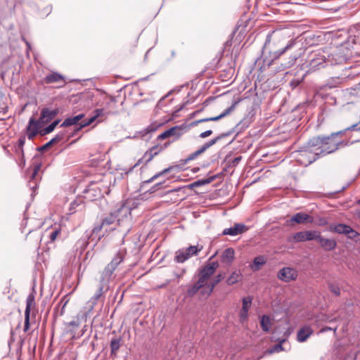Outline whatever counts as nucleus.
Returning a JSON list of instances; mask_svg holds the SVG:
<instances>
[{
	"label": "nucleus",
	"instance_id": "obj_14",
	"mask_svg": "<svg viewBox=\"0 0 360 360\" xmlns=\"http://www.w3.org/2000/svg\"><path fill=\"white\" fill-rule=\"evenodd\" d=\"M90 236H91V234L89 236L86 235V237L79 239L76 243V244H75L76 251H79V254H82L83 252V251L86 249V248L87 247V245L89 243L94 242L93 247H95L96 245L98 242H96V236H94V240H92L91 238H90Z\"/></svg>",
	"mask_w": 360,
	"mask_h": 360
},
{
	"label": "nucleus",
	"instance_id": "obj_42",
	"mask_svg": "<svg viewBox=\"0 0 360 360\" xmlns=\"http://www.w3.org/2000/svg\"><path fill=\"white\" fill-rule=\"evenodd\" d=\"M321 233L319 231H305V236L307 241L319 240Z\"/></svg>",
	"mask_w": 360,
	"mask_h": 360
},
{
	"label": "nucleus",
	"instance_id": "obj_62",
	"mask_svg": "<svg viewBox=\"0 0 360 360\" xmlns=\"http://www.w3.org/2000/svg\"><path fill=\"white\" fill-rule=\"evenodd\" d=\"M327 224V221L324 218H321L318 223L319 225L323 226Z\"/></svg>",
	"mask_w": 360,
	"mask_h": 360
},
{
	"label": "nucleus",
	"instance_id": "obj_34",
	"mask_svg": "<svg viewBox=\"0 0 360 360\" xmlns=\"http://www.w3.org/2000/svg\"><path fill=\"white\" fill-rule=\"evenodd\" d=\"M60 120L57 119L54 120L53 122H51L49 125H48L46 127L41 130L40 134L41 136H44L46 134H49L51 133L57 127V125L60 123Z\"/></svg>",
	"mask_w": 360,
	"mask_h": 360
},
{
	"label": "nucleus",
	"instance_id": "obj_6",
	"mask_svg": "<svg viewBox=\"0 0 360 360\" xmlns=\"http://www.w3.org/2000/svg\"><path fill=\"white\" fill-rule=\"evenodd\" d=\"M162 146H160L158 145L154 146L152 148H149L143 155V156L138 160V162L131 167L129 169V170L126 171L125 173L127 174L131 172L134 167L140 164L147 165L150 162L153 158L158 155L162 150Z\"/></svg>",
	"mask_w": 360,
	"mask_h": 360
},
{
	"label": "nucleus",
	"instance_id": "obj_45",
	"mask_svg": "<svg viewBox=\"0 0 360 360\" xmlns=\"http://www.w3.org/2000/svg\"><path fill=\"white\" fill-rule=\"evenodd\" d=\"M347 238L355 242H358L360 240V233L351 227V229H349V234H347Z\"/></svg>",
	"mask_w": 360,
	"mask_h": 360
},
{
	"label": "nucleus",
	"instance_id": "obj_40",
	"mask_svg": "<svg viewBox=\"0 0 360 360\" xmlns=\"http://www.w3.org/2000/svg\"><path fill=\"white\" fill-rule=\"evenodd\" d=\"M347 43L353 45H360V30H356L354 34L349 36Z\"/></svg>",
	"mask_w": 360,
	"mask_h": 360
},
{
	"label": "nucleus",
	"instance_id": "obj_24",
	"mask_svg": "<svg viewBox=\"0 0 360 360\" xmlns=\"http://www.w3.org/2000/svg\"><path fill=\"white\" fill-rule=\"evenodd\" d=\"M222 262L231 264L235 258V251L233 248H229L225 249L221 254Z\"/></svg>",
	"mask_w": 360,
	"mask_h": 360
},
{
	"label": "nucleus",
	"instance_id": "obj_23",
	"mask_svg": "<svg viewBox=\"0 0 360 360\" xmlns=\"http://www.w3.org/2000/svg\"><path fill=\"white\" fill-rule=\"evenodd\" d=\"M242 160V156H238L234 158H231L230 155H226L224 159L225 167L224 171H227L229 168L236 167Z\"/></svg>",
	"mask_w": 360,
	"mask_h": 360
},
{
	"label": "nucleus",
	"instance_id": "obj_59",
	"mask_svg": "<svg viewBox=\"0 0 360 360\" xmlns=\"http://www.w3.org/2000/svg\"><path fill=\"white\" fill-rule=\"evenodd\" d=\"M202 122H206V120H204V118L203 119H200V120H195V121H193L191 125L192 127H195V126H197L198 124L200 123H202Z\"/></svg>",
	"mask_w": 360,
	"mask_h": 360
},
{
	"label": "nucleus",
	"instance_id": "obj_63",
	"mask_svg": "<svg viewBox=\"0 0 360 360\" xmlns=\"http://www.w3.org/2000/svg\"><path fill=\"white\" fill-rule=\"evenodd\" d=\"M326 10L330 11L333 13L338 12L340 10V6L335 7V8H327Z\"/></svg>",
	"mask_w": 360,
	"mask_h": 360
},
{
	"label": "nucleus",
	"instance_id": "obj_31",
	"mask_svg": "<svg viewBox=\"0 0 360 360\" xmlns=\"http://www.w3.org/2000/svg\"><path fill=\"white\" fill-rule=\"evenodd\" d=\"M231 134V131H229L227 133H223L210 140L208 142L205 143L202 147L205 150H207L209 148L217 143L221 139L226 137Z\"/></svg>",
	"mask_w": 360,
	"mask_h": 360
},
{
	"label": "nucleus",
	"instance_id": "obj_60",
	"mask_svg": "<svg viewBox=\"0 0 360 360\" xmlns=\"http://www.w3.org/2000/svg\"><path fill=\"white\" fill-rule=\"evenodd\" d=\"M162 183L160 182L154 185V186L151 188L150 192H154L160 188V187L162 186Z\"/></svg>",
	"mask_w": 360,
	"mask_h": 360
},
{
	"label": "nucleus",
	"instance_id": "obj_35",
	"mask_svg": "<svg viewBox=\"0 0 360 360\" xmlns=\"http://www.w3.org/2000/svg\"><path fill=\"white\" fill-rule=\"evenodd\" d=\"M97 118L96 117V116L94 115H92L91 117L88 118V119H86V120H82L79 123V126L77 127V128L75 129V133L80 131L82 129H83L84 127H86L89 125H90L91 123H93Z\"/></svg>",
	"mask_w": 360,
	"mask_h": 360
},
{
	"label": "nucleus",
	"instance_id": "obj_53",
	"mask_svg": "<svg viewBox=\"0 0 360 360\" xmlns=\"http://www.w3.org/2000/svg\"><path fill=\"white\" fill-rule=\"evenodd\" d=\"M2 96L0 95V113H6L7 111V106L6 104L2 101Z\"/></svg>",
	"mask_w": 360,
	"mask_h": 360
},
{
	"label": "nucleus",
	"instance_id": "obj_18",
	"mask_svg": "<svg viewBox=\"0 0 360 360\" xmlns=\"http://www.w3.org/2000/svg\"><path fill=\"white\" fill-rule=\"evenodd\" d=\"M65 131L60 132L57 134L53 139H51L49 142L37 148V150L39 152H44L49 147L53 145L56 143L60 142L65 139Z\"/></svg>",
	"mask_w": 360,
	"mask_h": 360
},
{
	"label": "nucleus",
	"instance_id": "obj_64",
	"mask_svg": "<svg viewBox=\"0 0 360 360\" xmlns=\"http://www.w3.org/2000/svg\"><path fill=\"white\" fill-rule=\"evenodd\" d=\"M296 60H297V56H294L293 57H291V60L289 62L290 64L288 65V66L292 65Z\"/></svg>",
	"mask_w": 360,
	"mask_h": 360
},
{
	"label": "nucleus",
	"instance_id": "obj_19",
	"mask_svg": "<svg viewBox=\"0 0 360 360\" xmlns=\"http://www.w3.org/2000/svg\"><path fill=\"white\" fill-rule=\"evenodd\" d=\"M290 221L295 222L297 224H304L306 222H313V218L308 214L304 212H297L292 216Z\"/></svg>",
	"mask_w": 360,
	"mask_h": 360
},
{
	"label": "nucleus",
	"instance_id": "obj_17",
	"mask_svg": "<svg viewBox=\"0 0 360 360\" xmlns=\"http://www.w3.org/2000/svg\"><path fill=\"white\" fill-rule=\"evenodd\" d=\"M318 242L320 246L326 251H331L337 246V243L334 239L325 238L320 235Z\"/></svg>",
	"mask_w": 360,
	"mask_h": 360
},
{
	"label": "nucleus",
	"instance_id": "obj_37",
	"mask_svg": "<svg viewBox=\"0 0 360 360\" xmlns=\"http://www.w3.org/2000/svg\"><path fill=\"white\" fill-rule=\"evenodd\" d=\"M224 275L221 274H218L212 281L207 286L208 288V295L211 294L213 291L214 288L222 280L224 279Z\"/></svg>",
	"mask_w": 360,
	"mask_h": 360
},
{
	"label": "nucleus",
	"instance_id": "obj_5",
	"mask_svg": "<svg viewBox=\"0 0 360 360\" xmlns=\"http://www.w3.org/2000/svg\"><path fill=\"white\" fill-rule=\"evenodd\" d=\"M202 250V246L198 245L179 249L175 252L174 261L177 263H184L193 256L197 255Z\"/></svg>",
	"mask_w": 360,
	"mask_h": 360
},
{
	"label": "nucleus",
	"instance_id": "obj_49",
	"mask_svg": "<svg viewBox=\"0 0 360 360\" xmlns=\"http://www.w3.org/2000/svg\"><path fill=\"white\" fill-rule=\"evenodd\" d=\"M248 309H241L240 313H239V318L240 321L241 323H244L248 321Z\"/></svg>",
	"mask_w": 360,
	"mask_h": 360
},
{
	"label": "nucleus",
	"instance_id": "obj_47",
	"mask_svg": "<svg viewBox=\"0 0 360 360\" xmlns=\"http://www.w3.org/2000/svg\"><path fill=\"white\" fill-rule=\"evenodd\" d=\"M15 153L20 158V165H22V166H25V158L23 148L15 146Z\"/></svg>",
	"mask_w": 360,
	"mask_h": 360
},
{
	"label": "nucleus",
	"instance_id": "obj_44",
	"mask_svg": "<svg viewBox=\"0 0 360 360\" xmlns=\"http://www.w3.org/2000/svg\"><path fill=\"white\" fill-rule=\"evenodd\" d=\"M103 108H108L114 112V114L116 112V99L113 96H110L109 99L106 101L105 106Z\"/></svg>",
	"mask_w": 360,
	"mask_h": 360
},
{
	"label": "nucleus",
	"instance_id": "obj_36",
	"mask_svg": "<svg viewBox=\"0 0 360 360\" xmlns=\"http://www.w3.org/2000/svg\"><path fill=\"white\" fill-rule=\"evenodd\" d=\"M206 150L204 149L202 146L195 152L191 153L186 159L181 160L184 164H186L189 161L193 160L196 159L200 155L205 152Z\"/></svg>",
	"mask_w": 360,
	"mask_h": 360
},
{
	"label": "nucleus",
	"instance_id": "obj_26",
	"mask_svg": "<svg viewBox=\"0 0 360 360\" xmlns=\"http://www.w3.org/2000/svg\"><path fill=\"white\" fill-rule=\"evenodd\" d=\"M216 177H217L216 176H211L206 179L196 180V181L192 182L191 184H190L189 185H188V188H197V187H200L202 186L209 184L212 183L216 179Z\"/></svg>",
	"mask_w": 360,
	"mask_h": 360
},
{
	"label": "nucleus",
	"instance_id": "obj_25",
	"mask_svg": "<svg viewBox=\"0 0 360 360\" xmlns=\"http://www.w3.org/2000/svg\"><path fill=\"white\" fill-rule=\"evenodd\" d=\"M84 117V114L82 113L74 117L66 118L63 123L60 124L61 127H67L72 125L78 124L80 120Z\"/></svg>",
	"mask_w": 360,
	"mask_h": 360
},
{
	"label": "nucleus",
	"instance_id": "obj_52",
	"mask_svg": "<svg viewBox=\"0 0 360 360\" xmlns=\"http://www.w3.org/2000/svg\"><path fill=\"white\" fill-rule=\"evenodd\" d=\"M41 164L39 163V164H36L34 166V168H33V170L32 172V174H31V179H34L35 178V176H37V173L39 172L40 168H41Z\"/></svg>",
	"mask_w": 360,
	"mask_h": 360
},
{
	"label": "nucleus",
	"instance_id": "obj_30",
	"mask_svg": "<svg viewBox=\"0 0 360 360\" xmlns=\"http://www.w3.org/2000/svg\"><path fill=\"white\" fill-rule=\"evenodd\" d=\"M265 263V258L263 256H258L254 258L252 263L250 264V268L253 271H257Z\"/></svg>",
	"mask_w": 360,
	"mask_h": 360
},
{
	"label": "nucleus",
	"instance_id": "obj_13",
	"mask_svg": "<svg viewBox=\"0 0 360 360\" xmlns=\"http://www.w3.org/2000/svg\"><path fill=\"white\" fill-rule=\"evenodd\" d=\"M247 230L246 226L243 224L237 223L230 228L224 229L222 231L224 236H236L241 234Z\"/></svg>",
	"mask_w": 360,
	"mask_h": 360
},
{
	"label": "nucleus",
	"instance_id": "obj_56",
	"mask_svg": "<svg viewBox=\"0 0 360 360\" xmlns=\"http://www.w3.org/2000/svg\"><path fill=\"white\" fill-rule=\"evenodd\" d=\"M346 130L359 131L360 130V122L359 124H354L347 127V129H345V131Z\"/></svg>",
	"mask_w": 360,
	"mask_h": 360
},
{
	"label": "nucleus",
	"instance_id": "obj_15",
	"mask_svg": "<svg viewBox=\"0 0 360 360\" xmlns=\"http://www.w3.org/2000/svg\"><path fill=\"white\" fill-rule=\"evenodd\" d=\"M182 129L181 127L179 126H175L169 128V129L165 131L162 134H160L158 139L160 140H163L167 137L175 136L176 138H179L182 135Z\"/></svg>",
	"mask_w": 360,
	"mask_h": 360
},
{
	"label": "nucleus",
	"instance_id": "obj_51",
	"mask_svg": "<svg viewBox=\"0 0 360 360\" xmlns=\"http://www.w3.org/2000/svg\"><path fill=\"white\" fill-rule=\"evenodd\" d=\"M1 3L3 4V6H6L8 8V10L10 11H14V8L15 7V4L13 2H8V0H0Z\"/></svg>",
	"mask_w": 360,
	"mask_h": 360
},
{
	"label": "nucleus",
	"instance_id": "obj_8",
	"mask_svg": "<svg viewBox=\"0 0 360 360\" xmlns=\"http://www.w3.org/2000/svg\"><path fill=\"white\" fill-rule=\"evenodd\" d=\"M297 276V270L290 267H283L277 274L278 279L286 283L296 280Z\"/></svg>",
	"mask_w": 360,
	"mask_h": 360
},
{
	"label": "nucleus",
	"instance_id": "obj_32",
	"mask_svg": "<svg viewBox=\"0 0 360 360\" xmlns=\"http://www.w3.org/2000/svg\"><path fill=\"white\" fill-rule=\"evenodd\" d=\"M260 326L264 332L268 333L271 327V319L268 315H262L260 319Z\"/></svg>",
	"mask_w": 360,
	"mask_h": 360
},
{
	"label": "nucleus",
	"instance_id": "obj_57",
	"mask_svg": "<svg viewBox=\"0 0 360 360\" xmlns=\"http://www.w3.org/2000/svg\"><path fill=\"white\" fill-rule=\"evenodd\" d=\"M281 350H283V347L281 342H280L279 344L274 345V348L270 351V352L272 353L274 352H280Z\"/></svg>",
	"mask_w": 360,
	"mask_h": 360
},
{
	"label": "nucleus",
	"instance_id": "obj_54",
	"mask_svg": "<svg viewBox=\"0 0 360 360\" xmlns=\"http://www.w3.org/2000/svg\"><path fill=\"white\" fill-rule=\"evenodd\" d=\"M60 233V230L58 229H56V230H53L52 231L51 233H50V235H49V238L51 241H53L55 240V239L56 238L58 234Z\"/></svg>",
	"mask_w": 360,
	"mask_h": 360
},
{
	"label": "nucleus",
	"instance_id": "obj_2",
	"mask_svg": "<svg viewBox=\"0 0 360 360\" xmlns=\"http://www.w3.org/2000/svg\"><path fill=\"white\" fill-rule=\"evenodd\" d=\"M342 134L343 131H340L332 133L330 136L313 137L295 152L297 161L307 167L319 158L335 152L338 150L340 143L335 140V136Z\"/></svg>",
	"mask_w": 360,
	"mask_h": 360
},
{
	"label": "nucleus",
	"instance_id": "obj_22",
	"mask_svg": "<svg viewBox=\"0 0 360 360\" xmlns=\"http://www.w3.org/2000/svg\"><path fill=\"white\" fill-rule=\"evenodd\" d=\"M115 270L111 269L108 265L105 267L104 270L101 273L100 283L108 285L109 282L112 278L113 273Z\"/></svg>",
	"mask_w": 360,
	"mask_h": 360
},
{
	"label": "nucleus",
	"instance_id": "obj_3",
	"mask_svg": "<svg viewBox=\"0 0 360 360\" xmlns=\"http://www.w3.org/2000/svg\"><path fill=\"white\" fill-rule=\"evenodd\" d=\"M271 40V34H269L266 36L265 43L262 49L261 58H262V65L260 67L261 71H264L269 68L273 64L275 60L278 58L285 51L292 49L297 44L296 40L291 39L288 41V44L284 48L276 51H272L270 47Z\"/></svg>",
	"mask_w": 360,
	"mask_h": 360
},
{
	"label": "nucleus",
	"instance_id": "obj_21",
	"mask_svg": "<svg viewBox=\"0 0 360 360\" xmlns=\"http://www.w3.org/2000/svg\"><path fill=\"white\" fill-rule=\"evenodd\" d=\"M349 229H351V226L347 224H331L329 227V231L347 236L349 234Z\"/></svg>",
	"mask_w": 360,
	"mask_h": 360
},
{
	"label": "nucleus",
	"instance_id": "obj_39",
	"mask_svg": "<svg viewBox=\"0 0 360 360\" xmlns=\"http://www.w3.org/2000/svg\"><path fill=\"white\" fill-rule=\"evenodd\" d=\"M178 166H170L167 168H165V169H163L162 171L157 173L156 174L153 175L150 179L144 181L143 183L144 184H149V183H151L152 181H153L155 179H158V177H160V176L165 174H167L168 172H169L170 171H172L174 168H176Z\"/></svg>",
	"mask_w": 360,
	"mask_h": 360
},
{
	"label": "nucleus",
	"instance_id": "obj_20",
	"mask_svg": "<svg viewBox=\"0 0 360 360\" xmlns=\"http://www.w3.org/2000/svg\"><path fill=\"white\" fill-rule=\"evenodd\" d=\"M126 255L125 250H119L113 257L112 261L108 264V266H110L111 269H113L115 270L118 265L121 264Z\"/></svg>",
	"mask_w": 360,
	"mask_h": 360
},
{
	"label": "nucleus",
	"instance_id": "obj_28",
	"mask_svg": "<svg viewBox=\"0 0 360 360\" xmlns=\"http://www.w3.org/2000/svg\"><path fill=\"white\" fill-rule=\"evenodd\" d=\"M64 76L62 75L60 73H58L56 72H53L49 75H47L44 80V82L46 84H51V83H54V82H58L60 80H63L64 81Z\"/></svg>",
	"mask_w": 360,
	"mask_h": 360
},
{
	"label": "nucleus",
	"instance_id": "obj_1",
	"mask_svg": "<svg viewBox=\"0 0 360 360\" xmlns=\"http://www.w3.org/2000/svg\"><path fill=\"white\" fill-rule=\"evenodd\" d=\"M131 219L129 207L120 205L108 214L101 217V221L94 225L90 238L94 240L96 236V242H98L106 236L123 244L124 238L131 229Z\"/></svg>",
	"mask_w": 360,
	"mask_h": 360
},
{
	"label": "nucleus",
	"instance_id": "obj_33",
	"mask_svg": "<svg viewBox=\"0 0 360 360\" xmlns=\"http://www.w3.org/2000/svg\"><path fill=\"white\" fill-rule=\"evenodd\" d=\"M205 283L202 281L198 279L196 283L189 288L187 290V295L188 296H193L200 288L205 286Z\"/></svg>",
	"mask_w": 360,
	"mask_h": 360
},
{
	"label": "nucleus",
	"instance_id": "obj_4",
	"mask_svg": "<svg viewBox=\"0 0 360 360\" xmlns=\"http://www.w3.org/2000/svg\"><path fill=\"white\" fill-rule=\"evenodd\" d=\"M60 113L58 108L51 110L44 108L41 110L40 117L38 120L31 117L27 127V136L30 140H32L39 133V129L42 124H46L51 122L55 117Z\"/></svg>",
	"mask_w": 360,
	"mask_h": 360
},
{
	"label": "nucleus",
	"instance_id": "obj_10",
	"mask_svg": "<svg viewBox=\"0 0 360 360\" xmlns=\"http://www.w3.org/2000/svg\"><path fill=\"white\" fill-rule=\"evenodd\" d=\"M326 63V58L321 53H314L310 56L309 63L307 66H309V69L307 70L308 73L309 72L315 71L321 68L324 67Z\"/></svg>",
	"mask_w": 360,
	"mask_h": 360
},
{
	"label": "nucleus",
	"instance_id": "obj_46",
	"mask_svg": "<svg viewBox=\"0 0 360 360\" xmlns=\"http://www.w3.org/2000/svg\"><path fill=\"white\" fill-rule=\"evenodd\" d=\"M293 240L295 243L307 241L305 236V231H299L293 235Z\"/></svg>",
	"mask_w": 360,
	"mask_h": 360
},
{
	"label": "nucleus",
	"instance_id": "obj_41",
	"mask_svg": "<svg viewBox=\"0 0 360 360\" xmlns=\"http://www.w3.org/2000/svg\"><path fill=\"white\" fill-rule=\"evenodd\" d=\"M241 274L238 271H233L226 280V283L229 285L236 283L241 278Z\"/></svg>",
	"mask_w": 360,
	"mask_h": 360
},
{
	"label": "nucleus",
	"instance_id": "obj_27",
	"mask_svg": "<svg viewBox=\"0 0 360 360\" xmlns=\"http://www.w3.org/2000/svg\"><path fill=\"white\" fill-rule=\"evenodd\" d=\"M122 340V337L114 338L111 340L110 343V356H116L117 352L121 346Z\"/></svg>",
	"mask_w": 360,
	"mask_h": 360
},
{
	"label": "nucleus",
	"instance_id": "obj_11",
	"mask_svg": "<svg viewBox=\"0 0 360 360\" xmlns=\"http://www.w3.org/2000/svg\"><path fill=\"white\" fill-rule=\"evenodd\" d=\"M290 73L295 75V77L290 82V87L294 89L304 81L308 74V71H304L302 68H300L295 72H294V70H292Z\"/></svg>",
	"mask_w": 360,
	"mask_h": 360
},
{
	"label": "nucleus",
	"instance_id": "obj_50",
	"mask_svg": "<svg viewBox=\"0 0 360 360\" xmlns=\"http://www.w3.org/2000/svg\"><path fill=\"white\" fill-rule=\"evenodd\" d=\"M329 289L336 296L340 295V288H339L338 285H337L335 284H333V283H330L329 284Z\"/></svg>",
	"mask_w": 360,
	"mask_h": 360
},
{
	"label": "nucleus",
	"instance_id": "obj_16",
	"mask_svg": "<svg viewBox=\"0 0 360 360\" xmlns=\"http://www.w3.org/2000/svg\"><path fill=\"white\" fill-rule=\"evenodd\" d=\"M314 333L313 329L309 326H305L299 329L297 333V340L300 342H305Z\"/></svg>",
	"mask_w": 360,
	"mask_h": 360
},
{
	"label": "nucleus",
	"instance_id": "obj_55",
	"mask_svg": "<svg viewBox=\"0 0 360 360\" xmlns=\"http://www.w3.org/2000/svg\"><path fill=\"white\" fill-rule=\"evenodd\" d=\"M25 143V136H21L18 141V144L16 146L20 148H23Z\"/></svg>",
	"mask_w": 360,
	"mask_h": 360
},
{
	"label": "nucleus",
	"instance_id": "obj_61",
	"mask_svg": "<svg viewBox=\"0 0 360 360\" xmlns=\"http://www.w3.org/2000/svg\"><path fill=\"white\" fill-rule=\"evenodd\" d=\"M70 326L72 327H78L79 326V322L76 321H71L69 323H67Z\"/></svg>",
	"mask_w": 360,
	"mask_h": 360
},
{
	"label": "nucleus",
	"instance_id": "obj_48",
	"mask_svg": "<svg viewBox=\"0 0 360 360\" xmlns=\"http://www.w3.org/2000/svg\"><path fill=\"white\" fill-rule=\"evenodd\" d=\"M252 301V297L251 296H247L243 298L242 302V309L249 310L251 303Z\"/></svg>",
	"mask_w": 360,
	"mask_h": 360
},
{
	"label": "nucleus",
	"instance_id": "obj_12",
	"mask_svg": "<svg viewBox=\"0 0 360 360\" xmlns=\"http://www.w3.org/2000/svg\"><path fill=\"white\" fill-rule=\"evenodd\" d=\"M34 304V296L30 294L26 299V308L25 311L24 331L27 332L30 328V316L31 307Z\"/></svg>",
	"mask_w": 360,
	"mask_h": 360
},
{
	"label": "nucleus",
	"instance_id": "obj_29",
	"mask_svg": "<svg viewBox=\"0 0 360 360\" xmlns=\"http://www.w3.org/2000/svg\"><path fill=\"white\" fill-rule=\"evenodd\" d=\"M236 102H234L230 107L226 108L222 113H221L219 115L216 117H207L204 118V120H206V122L210 121H218L223 117H226V115H229L236 108Z\"/></svg>",
	"mask_w": 360,
	"mask_h": 360
},
{
	"label": "nucleus",
	"instance_id": "obj_7",
	"mask_svg": "<svg viewBox=\"0 0 360 360\" xmlns=\"http://www.w3.org/2000/svg\"><path fill=\"white\" fill-rule=\"evenodd\" d=\"M254 115L255 112L252 110L230 131L231 134L236 133L238 135L244 131L253 122Z\"/></svg>",
	"mask_w": 360,
	"mask_h": 360
},
{
	"label": "nucleus",
	"instance_id": "obj_43",
	"mask_svg": "<svg viewBox=\"0 0 360 360\" xmlns=\"http://www.w3.org/2000/svg\"><path fill=\"white\" fill-rule=\"evenodd\" d=\"M108 289V286L106 285H104L103 283H100V286L97 290V292L95 293V295L92 297V300H94V302L98 301L100 297H101L103 292L106 291Z\"/></svg>",
	"mask_w": 360,
	"mask_h": 360
},
{
	"label": "nucleus",
	"instance_id": "obj_38",
	"mask_svg": "<svg viewBox=\"0 0 360 360\" xmlns=\"http://www.w3.org/2000/svg\"><path fill=\"white\" fill-rule=\"evenodd\" d=\"M114 114V112L112 111L110 109H108V108H101L96 109L94 111V115L96 116V118H98L100 117H103L104 115H112Z\"/></svg>",
	"mask_w": 360,
	"mask_h": 360
},
{
	"label": "nucleus",
	"instance_id": "obj_58",
	"mask_svg": "<svg viewBox=\"0 0 360 360\" xmlns=\"http://www.w3.org/2000/svg\"><path fill=\"white\" fill-rule=\"evenodd\" d=\"M212 134V131L211 129H209V130H207L205 131H203L200 134V137L202 138V139H204V138H206L209 136H210L211 134Z\"/></svg>",
	"mask_w": 360,
	"mask_h": 360
},
{
	"label": "nucleus",
	"instance_id": "obj_9",
	"mask_svg": "<svg viewBox=\"0 0 360 360\" xmlns=\"http://www.w3.org/2000/svg\"><path fill=\"white\" fill-rule=\"evenodd\" d=\"M218 267L219 263L217 262L206 264L200 271L199 279L205 284L206 281L214 274Z\"/></svg>",
	"mask_w": 360,
	"mask_h": 360
}]
</instances>
